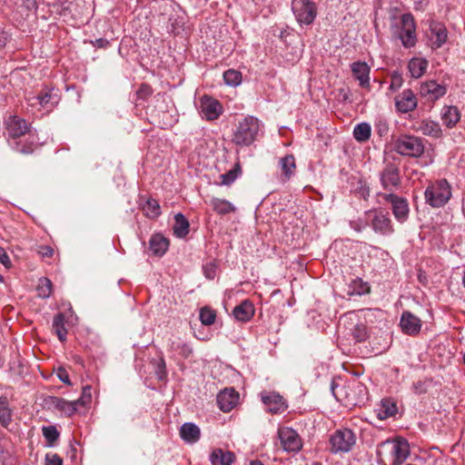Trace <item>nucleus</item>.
<instances>
[{"label":"nucleus","instance_id":"ea45409f","mask_svg":"<svg viewBox=\"0 0 465 465\" xmlns=\"http://www.w3.org/2000/svg\"><path fill=\"white\" fill-rule=\"evenodd\" d=\"M199 318L201 322L205 326H210L214 323L216 313L209 307H203L200 311Z\"/></svg>","mask_w":465,"mask_h":465},{"label":"nucleus","instance_id":"f3484780","mask_svg":"<svg viewBox=\"0 0 465 465\" xmlns=\"http://www.w3.org/2000/svg\"><path fill=\"white\" fill-rule=\"evenodd\" d=\"M418 104L417 98L411 89H405L395 97V106L399 113L412 112Z\"/></svg>","mask_w":465,"mask_h":465},{"label":"nucleus","instance_id":"603ef678","mask_svg":"<svg viewBox=\"0 0 465 465\" xmlns=\"http://www.w3.org/2000/svg\"><path fill=\"white\" fill-rule=\"evenodd\" d=\"M60 381H63L64 383H65L66 385H69V386L72 385V382L70 381L67 371L61 366H60Z\"/></svg>","mask_w":465,"mask_h":465},{"label":"nucleus","instance_id":"b1692460","mask_svg":"<svg viewBox=\"0 0 465 465\" xmlns=\"http://www.w3.org/2000/svg\"><path fill=\"white\" fill-rule=\"evenodd\" d=\"M441 120L447 128H453L460 120V113L454 105H445L441 110Z\"/></svg>","mask_w":465,"mask_h":465},{"label":"nucleus","instance_id":"5fc2aeb1","mask_svg":"<svg viewBox=\"0 0 465 465\" xmlns=\"http://www.w3.org/2000/svg\"><path fill=\"white\" fill-rule=\"evenodd\" d=\"M9 40V34L4 29H0V48L5 46Z\"/></svg>","mask_w":465,"mask_h":465},{"label":"nucleus","instance_id":"ddd939ff","mask_svg":"<svg viewBox=\"0 0 465 465\" xmlns=\"http://www.w3.org/2000/svg\"><path fill=\"white\" fill-rule=\"evenodd\" d=\"M380 181L384 190L392 192L401 185L400 169L394 163H388L380 173Z\"/></svg>","mask_w":465,"mask_h":465},{"label":"nucleus","instance_id":"680f3d73","mask_svg":"<svg viewBox=\"0 0 465 465\" xmlns=\"http://www.w3.org/2000/svg\"><path fill=\"white\" fill-rule=\"evenodd\" d=\"M401 79L400 77L394 78L392 83H391V87L392 89L399 88L401 86Z\"/></svg>","mask_w":465,"mask_h":465},{"label":"nucleus","instance_id":"393cba45","mask_svg":"<svg viewBox=\"0 0 465 465\" xmlns=\"http://www.w3.org/2000/svg\"><path fill=\"white\" fill-rule=\"evenodd\" d=\"M418 130L423 134L427 136H430L432 138H440L442 136V130L438 122L432 120H423L419 124Z\"/></svg>","mask_w":465,"mask_h":465},{"label":"nucleus","instance_id":"7c9ffc66","mask_svg":"<svg viewBox=\"0 0 465 465\" xmlns=\"http://www.w3.org/2000/svg\"><path fill=\"white\" fill-rule=\"evenodd\" d=\"M369 292V286L361 278H355L347 285L346 293L349 296L363 295Z\"/></svg>","mask_w":465,"mask_h":465},{"label":"nucleus","instance_id":"f257e3e1","mask_svg":"<svg viewBox=\"0 0 465 465\" xmlns=\"http://www.w3.org/2000/svg\"><path fill=\"white\" fill-rule=\"evenodd\" d=\"M377 457L391 465H402L410 455V445L404 439L387 440L377 447Z\"/></svg>","mask_w":465,"mask_h":465},{"label":"nucleus","instance_id":"9b49d317","mask_svg":"<svg viewBox=\"0 0 465 465\" xmlns=\"http://www.w3.org/2000/svg\"><path fill=\"white\" fill-rule=\"evenodd\" d=\"M198 109L202 118L207 121L218 119L223 113L221 103L209 95L201 97Z\"/></svg>","mask_w":465,"mask_h":465},{"label":"nucleus","instance_id":"5701e85b","mask_svg":"<svg viewBox=\"0 0 465 465\" xmlns=\"http://www.w3.org/2000/svg\"><path fill=\"white\" fill-rule=\"evenodd\" d=\"M180 436L187 443L193 444L200 440V428L193 422H185L180 428Z\"/></svg>","mask_w":465,"mask_h":465},{"label":"nucleus","instance_id":"79ce46f5","mask_svg":"<svg viewBox=\"0 0 465 465\" xmlns=\"http://www.w3.org/2000/svg\"><path fill=\"white\" fill-rule=\"evenodd\" d=\"M152 365L154 370V373L159 381H163L166 377L165 361L163 358L159 360H153Z\"/></svg>","mask_w":465,"mask_h":465},{"label":"nucleus","instance_id":"0eeeda50","mask_svg":"<svg viewBox=\"0 0 465 465\" xmlns=\"http://www.w3.org/2000/svg\"><path fill=\"white\" fill-rule=\"evenodd\" d=\"M395 150L401 155L420 157L424 152V145L419 137L401 135L395 142Z\"/></svg>","mask_w":465,"mask_h":465},{"label":"nucleus","instance_id":"2eb2a0df","mask_svg":"<svg viewBox=\"0 0 465 465\" xmlns=\"http://www.w3.org/2000/svg\"><path fill=\"white\" fill-rule=\"evenodd\" d=\"M78 322L72 306L67 302H60V341L64 340L66 327H74Z\"/></svg>","mask_w":465,"mask_h":465},{"label":"nucleus","instance_id":"1a4fd4ad","mask_svg":"<svg viewBox=\"0 0 465 465\" xmlns=\"http://www.w3.org/2000/svg\"><path fill=\"white\" fill-rule=\"evenodd\" d=\"M398 38L405 48H411L416 45V25L411 14L401 15Z\"/></svg>","mask_w":465,"mask_h":465},{"label":"nucleus","instance_id":"09e8293b","mask_svg":"<svg viewBox=\"0 0 465 465\" xmlns=\"http://www.w3.org/2000/svg\"><path fill=\"white\" fill-rule=\"evenodd\" d=\"M0 262L7 269L10 268L12 265L8 254L2 247H0Z\"/></svg>","mask_w":465,"mask_h":465},{"label":"nucleus","instance_id":"13d9d810","mask_svg":"<svg viewBox=\"0 0 465 465\" xmlns=\"http://www.w3.org/2000/svg\"><path fill=\"white\" fill-rule=\"evenodd\" d=\"M359 193L362 198L367 199V197L370 195V188L366 185H361L359 188Z\"/></svg>","mask_w":465,"mask_h":465},{"label":"nucleus","instance_id":"aec40b11","mask_svg":"<svg viewBox=\"0 0 465 465\" xmlns=\"http://www.w3.org/2000/svg\"><path fill=\"white\" fill-rule=\"evenodd\" d=\"M239 395L232 388L224 389L217 395V404L223 412L231 411L237 404Z\"/></svg>","mask_w":465,"mask_h":465},{"label":"nucleus","instance_id":"49530a36","mask_svg":"<svg viewBox=\"0 0 465 465\" xmlns=\"http://www.w3.org/2000/svg\"><path fill=\"white\" fill-rule=\"evenodd\" d=\"M40 95V109H46L48 110L49 109V104H50V99H51V94L49 92H45V94H39Z\"/></svg>","mask_w":465,"mask_h":465},{"label":"nucleus","instance_id":"f704fd0d","mask_svg":"<svg viewBox=\"0 0 465 465\" xmlns=\"http://www.w3.org/2000/svg\"><path fill=\"white\" fill-rule=\"evenodd\" d=\"M371 134V127L368 123H361L355 125L353 129V136L358 142H365L369 140Z\"/></svg>","mask_w":465,"mask_h":465},{"label":"nucleus","instance_id":"338daca9","mask_svg":"<svg viewBox=\"0 0 465 465\" xmlns=\"http://www.w3.org/2000/svg\"><path fill=\"white\" fill-rule=\"evenodd\" d=\"M249 465H263L260 460H252Z\"/></svg>","mask_w":465,"mask_h":465},{"label":"nucleus","instance_id":"69168bd1","mask_svg":"<svg viewBox=\"0 0 465 465\" xmlns=\"http://www.w3.org/2000/svg\"><path fill=\"white\" fill-rule=\"evenodd\" d=\"M331 390L332 391L333 396L335 398H337V396L335 395V383H334V381L331 382Z\"/></svg>","mask_w":465,"mask_h":465},{"label":"nucleus","instance_id":"4be33fe9","mask_svg":"<svg viewBox=\"0 0 465 465\" xmlns=\"http://www.w3.org/2000/svg\"><path fill=\"white\" fill-rule=\"evenodd\" d=\"M255 312L254 306L249 300L242 301L232 310V315L238 322H246L250 321Z\"/></svg>","mask_w":465,"mask_h":465},{"label":"nucleus","instance_id":"e433bc0d","mask_svg":"<svg viewBox=\"0 0 465 465\" xmlns=\"http://www.w3.org/2000/svg\"><path fill=\"white\" fill-rule=\"evenodd\" d=\"M242 79V73L237 70L228 69L223 73L224 83L229 86H238L241 84Z\"/></svg>","mask_w":465,"mask_h":465},{"label":"nucleus","instance_id":"37998d69","mask_svg":"<svg viewBox=\"0 0 465 465\" xmlns=\"http://www.w3.org/2000/svg\"><path fill=\"white\" fill-rule=\"evenodd\" d=\"M351 335L357 342H361L367 339V329L362 323H356L351 329Z\"/></svg>","mask_w":465,"mask_h":465},{"label":"nucleus","instance_id":"6e6552de","mask_svg":"<svg viewBox=\"0 0 465 465\" xmlns=\"http://www.w3.org/2000/svg\"><path fill=\"white\" fill-rule=\"evenodd\" d=\"M377 195L391 204L392 213L397 222L403 223L408 220L410 208L407 199L392 193H378Z\"/></svg>","mask_w":465,"mask_h":465},{"label":"nucleus","instance_id":"4c0bfd02","mask_svg":"<svg viewBox=\"0 0 465 465\" xmlns=\"http://www.w3.org/2000/svg\"><path fill=\"white\" fill-rule=\"evenodd\" d=\"M37 295L41 298H48L52 292V282L48 278H40L36 286Z\"/></svg>","mask_w":465,"mask_h":465},{"label":"nucleus","instance_id":"39448f33","mask_svg":"<svg viewBox=\"0 0 465 465\" xmlns=\"http://www.w3.org/2000/svg\"><path fill=\"white\" fill-rule=\"evenodd\" d=\"M292 10L301 25H312L318 14L317 5L313 0H292Z\"/></svg>","mask_w":465,"mask_h":465},{"label":"nucleus","instance_id":"6ab92c4d","mask_svg":"<svg viewBox=\"0 0 465 465\" xmlns=\"http://www.w3.org/2000/svg\"><path fill=\"white\" fill-rule=\"evenodd\" d=\"M400 326L405 334L416 335L420 331L421 321L411 312L404 311L401 317Z\"/></svg>","mask_w":465,"mask_h":465},{"label":"nucleus","instance_id":"f03ea898","mask_svg":"<svg viewBox=\"0 0 465 465\" xmlns=\"http://www.w3.org/2000/svg\"><path fill=\"white\" fill-rule=\"evenodd\" d=\"M262 129L263 124L258 118L247 115L236 126L232 142L240 146H249L262 134Z\"/></svg>","mask_w":465,"mask_h":465},{"label":"nucleus","instance_id":"0e129e2a","mask_svg":"<svg viewBox=\"0 0 465 465\" xmlns=\"http://www.w3.org/2000/svg\"><path fill=\"white\" fill-rule=\"evenodd\" d=\"M353 317H355V315L352 312H350L348 314H345L341 319H350L352 321Z\"/></svg>","mask_w":465,"mask_h":465},{"label":"nucleus","instance_id":"cd10ccee","mask_svg":"<svg viewBox=\"0 0 465 465\" xmlns=\"http://www.w3.org/2000/svg\"><path fill=\"white\" fill-rule=\"evenodd\" d=\"M168 240L161 234L153 235L149 242V248L151 252L159 256L165 253L168 249Z\"/></svg>","mask_w":465,"mask_h":465},{"label":"nucleus","instance_id":"8fccbe9b","mask_svg":"<svg viewBox=\"0 0 465 465\" xmlns=\"http://www.w3.org/2000/svg\"><path fill=\"white\" fill-rule=\"evenodd\" d=\"M38 253L41 257H51L54 254V249L47 245H41L38 249Z\"/></svg>","mask_w":465,"mask_h":465},{"label":"nucleus","instance_id":"052dcab7","mask_svg":"<svg viewBox=\"0 0 465 465\" xmlns=\"http://www.w3.org/2000/svg\"><path fill=\"white\" fill-rule=\"evenodd\" d=\"M52 325L54 333L58 336V314L54 316Z\"/></svg>","mask_w":465,"mask_h":465},{"label":"nucleus","instance_id":"4d7b16f0","mask_svg":"<svg viewBox=\"0 0 465 465\" xmlns=\"http://www.w3.org/2000/svg\"><path fill=\"white\" fill-rule=\"evenodd\" d=\"M28 10L36 8V0H20Z\"/></svg>","mask_w":465,"mask_h":465},{"label":"nucleus","instance_id":"c9c22d12","mask_svg":"<svg viewBox=\"0 0 465 465\" xmlns=\"http://www.w3.org/2000/svg\"><path fill=\"white\" fill-rule=\"evenodd\" d=\"M242 173L239 163H236L232 169L220 175L222 185L232 184Z\"/></svg>","mask_w":465,"mask_h":465},{"label":"nucleus","instance_id":"2f4dec72","mask_svg":"<svg viewBox=\"0 0 465 465\" xmlns=\"http://www.w3.org/2000/svg\"><path fill=\"white\" fill-rule=\"evenodd\" d=\"M213 209L219 214H227L235 211L234 205L227 200L213 198L210 202Z\"/></svg>","mask_w":465,"mask_h":465},{"label":"nucleus","instance_id":"3c124183","mask_svg":"<svg viewBox=\"0 0 465 465\" xmlns=\"http://www.w3.org/2000/svg\"><path fill=\"white\" fill-rule=\"evenodd\" d=\"M45 465H58V454L47 453L45 455Z\"/></svg>","mask_w":465,"mask_h":465},{"label":"nucleus","instance_id":"774afa93","mask_svg":"<svg viewBox=\"0 0 465 465\" xmlns=\"http://www.w3.org/2000/svg\"><path fill=\"white\" fill-rule=\"evenodd\" d=\"M59 465H63V460H62V459H61V458H60V463H59Z\"/></svg>","mask_w":465,"mask_h":465},{"label":"nucleus","instance_id":"de8ad7c7","mask_svg":"<svg viewBox=\"0 0 465 465\" xmlns=\"http://www.w3.org/2000/svg\"><path fill=\"white\" fill-rule=\"evenodd\" d=\"M412 388H413L414 393H416V394H422L427 391L426 383L421 381H418L414 382L412 385Z\"/></svg>","mask_w":465,"mask_h":465},{"label":"nucleus","instance_id":"9d476101","mask_svg":"<svg viewBox=\"0 0 465 465\" xmlns=\"http://www.w3.org/2000/svg\"><path fill=\"white\" fill-rule=\"evenodd\" d=\"M281 445L286 452H298L302 447V439L291 427H279L277 431Z\"/></svg>","mask_w":465,"mask_h":465},{"label":"nucleus","instance_id":"423d86ee","mask_svg":"<svg viewBox=\"0 0 465 465\" xmlns=\"http://www.w3.org/2000/svg\"><path fill=\"white\" fill-rule=\"evenodd\" d=\"M371 229L375 233L390 236L394 232L392 222L388 212L381 209L371 210L367 213Z\"/></svg>","mask_w":465,"mask_h":465},{"label":"nucleus","instance_id":"412c9836","mask_svg":"<svg viewBox=\"0 0 465 465\" xmlns=\"http://www.w3.org/2000/svg\"><path fill=\"white\" fill-rule=\"evenodd\" d=\"M351 69L355 79L361 87L370 86L371 68L366 62L357 61L351 64Z\"/></svg>","mask_w":465,"mask_h":465},{"label":"nucleus","instance_id":"c03bdc74","mask_svg":"<svg viewBox=\"0 0 465 465\" xmlns=\"http://www.w3.org/2000/svg\"><path fill=\"white\" fill-rule=\"evenodd\" d=\"M60 411H68V414L74 412L77 410V405L79 404V401L68 402L64 400L60 399Z\"/></svg>","mask_w":465,"mask_h":465},{"label":"nucleus","instance_id":"a19ab883","mask_svg":"<svg viewBox=\"0 0 465 465\" xmlns=\"http://www.w3.org/2000/svg\"><path fill=\"white\" fill-rule=\"evenodd\" d=\"M43 435L47 441V446L52 447L58 439V430L55 426H43Z\"/></svg>","mask_w":465,"mask_h":465},{"label":"nucleus","instance_id":"a878e982","mask_svg":"<svg viewBox=\"0 0 465 465\" xmlns=\"http://www.w3.org/2000/svg\"><path fill=\"white\" fill-rule=\"evenodd\" d=\"M235 456L231 451H224L221 449H215L210 454L212 465H231L234 461Z\"/></svg>","mask_w":465,"mask_h":465},{"label":"nucleus","instance_id":"bb28decb","mask_svg":"<svg viewBox=\"0 0 465 465\" xmlns=\"http://www.w3.org/2000/svg\"><path fill=\"white\" fill-rule=\"evenodd\" d=\"M428 61L422 57H413L409 61V72L413 78L421 77L428 67Z\"/></svg>","mask_w":465,"mask_h":465},{"label":"nucleus","instance_id":"a18cd8bd","mask_svg":"<svg viewBox=\"0 0 465 465\" xmlns=\"http://www.w3.org/2000/svg\"><path fill=\"white\" fill-rule=\"evenodd\" d=\"M203 274L204 276L209 279L213 280L216 276V267L213 262H208L203 266Z\"/></svg>","mask_w":465,"mask_h":465},{"label":"nucleus","instance_id":"e2e57ef3","mask_svg":"<svg viewBox=\"0 0 465 465\" xmlns=\"http://www.w3.org/2000/svg\"><path fill=\"white\" fill-rule=\"evenodd\" d=\"M96 44H97L98 47H104L105 45L108 44V41H106V40H104L103 38H100V39L96 40Z\"/></svg>","mask_w":465,"mask_h":465},{"label":"nucleus","instance_id":"72a5a7b5","mask_svg":"<svg viewBox=\"0 0 465 465\" xmlns=\"http://www.w3.org/2000/svg\"><path fill=\"white\" fill-rule=\"evenodd\" d=\"M12 421V411L9 407L7 398L0 397V423L7 428Z\"/></svg>","mask_w":465,"mask_h":465},{"label":"nucleus","instance_id":"f8f14e48","mask_svg":"<svg viewBox=\"0 0 465 465\" xmlns=\"http://www.w3.org/2000/svg\"><path fill=\"white\" fill-rule=\"evenodd\" d=\"M261 401L266 408V411L272 414H281L288 408L286 400L275 391L261 392Z\"/></svg>","mask_w":465,"mask_h":465},{"label":"nucleus","instance_id":"864d4df0","mask_svg":"<svg viewBox=\"0 0 465 465\" xmlns=\"http://www.w3.org/2000/svg\"><path fill=\"white\" fill-rule=\"evenodd\" d=\"M75 444H77L75 440L70 441V450L67 452V456L71 459V460H74L76 458L77 450Z\"/></svg>","mask_w":465,"mask_h":465},{"label":"nucleus","instance_id":"20e7f679","mask_svg":"<svg viewBox=\"0 0 465 465\" xmlns=\"http://www.w3.org/2000/svg\"><path fill=\"white\" fill-rule=\"evenodd\" d=\"M355 444L356 435L348 428L336 430L330 437L331 451L334 454L348 453Z\"/></svg>","mask_w":465,"mask_h":465},{"label":"nucleus","instance_id":"a211bd4d","mask_svg":"<svg viewBox=\"0 0 465 465\" xmlns=\"http://www.w3.org/2000/svg\"><path fill=\"white\" fill-rule=\"evenodd\" d=\"M6 132L9 137L17 138L29 131L26 121L17 115H11L5 121Z\"/></svg>","mask_w":465,"mask_h":465},{"label":"nucleus","instance_id":"c756f323","mask_svg":"<svg viewBox=\"0 0 465 465\" xmlns=\"http://www.w3.org/2000/svg\"><path fill=\"white\" fill-rule=\"evenodd\" d=\"M173 230L174 235L179 238H183L189 233V222L183 213L175 214Z\"/></svg>","mask_w":465,"mask_h":465},{"label":"nucleus","instance_id":"c85d7f7f","mask_svg":"<svg viewBox=\"0 0 465 465\" xmlns=\"http://www.w3.org/2000/svg\"><path fill=\"white\" fill-rule=\"evenodd\" d=\"M398 411L397 405L391 399H383L381 401L380 409L378 410L377 416L380 420L394 416Z\"/></svg>","mask_w":465,"mask_h":465},{"label":"nucleus","instance_id":"473e14b6","mask_svg":"<svg viewBox=\"0 0 465 465\" xmlns=\"http://www.w3.org/2000/svg\"><path fill=\"white\" fill-rule=\"evenodd\" d=\"M279 164L284 178L289 180L291 176L293 175L294 170L296 168L294 156L292 154H289L281 158Z\"/></svg>","mask_w":465,"mask_h":465},{"label":"nucleus","instance_id":"7ed1b4c3","mask_svg":"<svg viewBox=\"0 0 465 465\" xmlns=\"http://www.w3.org/2000/svg\"><path fill=\"white\" fill-rule=\"evenodd\" d=\"M451 196V186L446 179H439L430 183L424 192L425 202L432 208L443 207Z\"/></svg>","mask_w":465,"mask_h":465},{"label":"nucleus","instance_id":"4468645a","mask_svg":"<svg viewBox=\"0 0 465 465\" xmlns=\"http://www.w3.org/2000/svg\"><path fill=\"white\" fill-rule=\"evenodd\" d=\"M447 88L446 84H439L434 80H430L420 84V94L428 101L434 102L446 94Z\"/></svg>","mask_w":465,"mask_h":465},{"label":"nucleus","instance_id":"bf43d9fd","mask_svg":"<svg viewBox=\"0 0 465 465\" xmlns=\"http://www.w3.org/2000/svg\"><path fill=\"white\" fill-rule=\"evenodd\" d=\"M28 100H29L31 106H39L40 105V101H41L40 95H34V96L30 97Z\"/></svg>","mask_w":465,"mask_h":465},{"label":"nucleus","instance_id":"6e6d98bb","mask_svg":"<svg viewBox=\"0 0 465 465\" xmlns=\"http://www.w3.org/2000/svg\"><path fill=\"white\" fill-rule=\"evenodd\" d=\"M138 95L141 97H145L150 95L152 93L151 87L145 84H143L138 90Z\"/></svg>","mask_w":465,"mask_h":465},{"label":"nucleus","instance_id":"58836bf2","mask_svg":"<svg viewBox=\"0 0 465 465\" xmlns=\"http://www.w3.org/2000/svg\"><path fill=\"white\" fill-rule=\"evenodd\" d=\"M143 209L145 214L151 218L158 217L161 213L160 205H159L158 202L152 198H150L146 201Z\"/></svg>","mask_w":465,"mask_h":465},{"label":"nucleus","instance_id":"dca6fc26","mask_svg":"<svg viewBox=\"0 0 465 465\" xmlns=\"http://www.w3.org/2000/svg\"><path fill=\"white\" fill-rule=\"evenodd\" d=\"M427 37L430 47L436 50L446 43L448 32L442 24L431 22L427 32Z\"/></svg>","mask_w":465,"mask_h":465}]
</instances>
